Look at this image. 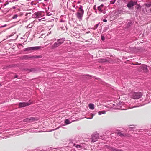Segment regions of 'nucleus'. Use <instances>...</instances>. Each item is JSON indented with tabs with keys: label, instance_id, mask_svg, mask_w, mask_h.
Returning <instances> with one entry per match:
<instances>
[{
	"label": "nucleus",
	"instance_id": "nucleus-1",
	"mask_svg": "<svg viewBox=\"0 0 151 151\" xmlns=\"http://www.w3.org/2000/svg\"><path fill=\"white\" fill-rule=\"evenodd\" d=\"M142 96V94L140 92H132L131 93V97L133 99H139Z\"/></svg>",
	"mask_w": 151,
	"mask_h": 151
},
{
	"label": "nucleus",
	"instance_id": "nucleus-2",
	"mask_svg": "<svg viewBox=\"0 0 151 151\" xmlns=\"http://www.w3.org/2000/svg\"><path fill=\"white\" fill-rule=\"evenodd\" d=\"M117 104L116 107H114V108L116 109H121L125 110L127 109V108L125 107V105L121 101L119 102Z\"/></svg>",
	"mask_w": 151,
	"mask_h": 151
},
{
	"label": "nucleus",
	"instance_id": "nucleus-3",
	"mask_svg": "<svg viewBox=\"0 0 151 151\" xmlns=\"http://www.w3.org/2000/svg\"><path fill=\"white\" fill-rule=\"evenodd\" d=\"M42 16V12L41 11H39L35 12L33 14L32 16V17L35 18H38Z\"/></svg>",
	"mask_w": 151,
	"mask_h": 151
},
{
	"label": "nucleus",
	"instance_id": "nucleus-4",
	"mask_svg": "<svg viewBox=\"0 0 151 151\" xmlns=\"http://www.w3.org/2000/svg\"><path fill=\"white\" fill-rule=\"evenodd\" d=\"M41 46H36L33 47H28L25 49L24 50V51H28L29 50H36L39 49L41 48Z\"/></svg>",
	"mask_w": 151,
	"mask_h": 151
},
{
	"label": "nucleus",
	"instance_id": "nucleus-5",
	"mask_svg": "<svg viewBox=\"0 0 151 151\" xmlns=\"http://www.w3.org/2000/svg\"><path fill=\"white\" fill-rule=\"evenodd\" d=\"M99 134L97 133L93 134L92 135V141L95 142L99 138Z\"/></svg>",
	"mask_w": 151,
	"mask_h": 151
},
{
	"label": "nucleus",
	"instance_id": "nucleus-6",
	"mask_svg": "<svg viewBox=\"0 0 151 151\" xmlns=\"http://www.w3.org/2000/svg\"><path fill=\"white\" fill-rule=\"evenodd\" d=\"M84 12L81 11H78L76 14L77 18H78L80 20H82V17L83 16Z\"/></svg>",
	"mask_w": 151,
	"mask_h": 151
},
{
	"label": "nucleus",
	"instance_id": "nucleus-7",
	"mask_svg": "<svg viewBox=\"0 0 151 151\" xmlns=\"http://www.w3.org/2000/svg\"><path fill=\"white\" fill-rule=\"evenodd\" d=\"M137 4V2L133 1H131L127 4V6L128 8H130Z\"/></svg>",
	"mask_w": 151,
	"mask_h": 151
},
{
	"label": "nucleus",
	"instance_id": "nucleus-8",
	"mask_svg": "<svg viewBox=\"0 0 151 151\" xmlns=\"http://www.w3.org/2000/svg\"><path fill=\"white\" fill-rule=\"evenodd\" d=\"M31 103H26V102H22V103H19V107H24L27 106H28Z\"/></svg>",
	"mask_w": 151,
	"mask_h": 151
},
{
	"label": "nucleus",
	"instance_id": "nucleus-9",
	"mask_svg": "<svg viewBox=\"0 0 151 151\" xmlns=\"http://www.w3.org/2000/svg\"><path fill=\"white\" fill-rule=\"evenodd\" d=\"M60 45L59 43L57 41L56 42L54 43V44L51 46V48L52 49H54L60 46Z\"/></svg>",
	"mask_w": 151,
	"mask_h": 151
},
{
	"label": "nucleus",
	"instance_id": "nucleus-10",
	"mask_svg": "<svg viewBox=\"0 0 151 151\" xmlns=\"http://www.w3.org/2000/svg\"><path fill=\"white\" fill-rule=\"evenodd\" d=\"M141 70H143L145 72H147V67L146 65H143L140 66Z\"/></svg>",
	"mask_w": 151,
	"mask_h": 151
},
{
	"label": "nucleus",
	"instance_id": "nucleus-11",
	"mask_svg": "<svg viewBox=\"0 0 151 151\" xmlns=\"http://www.w3.org/2000/svg\"><path fill=\"white\" fill-rule=\"evenodd\" d=\"M107 148L111 150L112 151H123L122 150L114 148L112 147H110L109 146H107Z\"/></svg>",
	"mask_w": 151,
	"mask_h": 151
},
{
	"label": "nucleus",
	"instance_id": "nucleus-12",
	"mask_svg": "<svg viewBox=\"0 0 151 151\" xmlns=\"http://www.w3.org/2000/svg\"><path fill=\"white\" fill-rule=\"evenodd\" d=\"M117 134L121 137H130V135L128 134H124V133L122 132H118Z\"/></svg>",
	"mask_w": 151,
	"mask_h": 151
},
{
	"label": "nucleus",
	"instance_id": "nucleus-13",
	"mask_svg": "<svg viewBox=\"0 0 151 151\" xmlns=\"http://www.w3.org/2000/svg\"><path fill=\"white\" fill-rule=\"evenodd\" d=\"M65 40V38H62L60 39H59L58 40V41L59 43L61 45L64 42Z\"/></svg>",
	"mask_w": 151,
	"mask_h": 151
},
{
	"label": "nucleus",
	"instance_id": "nucleus-14",
	"mask_svg": "<svg viewBox=\"0 0 151 151\" xmlns=\"http://www.w3.org/2000/svg\"><path fill=\"white\" fill-rule=\"evenodd\" d=\"M88 107L91 109H93L94 108V105L93 104H90L88 105Z\"/></svg>",
	"mask_w": 151,
	"mask_h": 151
},
{
	"label": "nucleus",
	"instance_id": "nucleus-15",
	"mask_svg": "<svg viewBox=\"0 0 151 151\" xmlns=\"http://www.w3.org/2000/svg\"><path fill=\"white\" fill-rule=\"evenodd\" d=\"M35 24L34 21L32 22L29 24L27 26V27L29 28H31Z\"/></svg>",
	"mask_w": 151,
	"mask_h": 151
},
{
	"label": "nucleus",
	"instance_id": "nucleus-16",
	"mask_svg": "<svg viewBox=\"0 0 151 151\" xmlns=\"http://www.w3.org/2000/svg\"><path fill=\"white\" fill-rule=\"evenodd\" d=\"M37 120V119H36L34 117H31L29 118V122H34Z\"/></svg>",
	"mask_w": 151,
	"mask_h": 151
},
{
	"label": "nucleus",
	"instance_id": "nucleus-17",
	"mask_svg": "<svg viewBox=\"0 0 151 151\" xmlns=\"http://www.w3.org/2000/svg\"><path fill=\"white\" fill-rule=\"evenodd\" d=\"M65 122L66 124L67 125L71 123V122L69 121L68 119H66L65 120Z\"/></svg>",
	"mask_w": 151,
	"mask_h": 151
},
{
	"label": "nucleus",
	"instance_id": "nucleus-18",
	"mask_svg": "<svg viewBox=\"0 0 151 151\" xmlns=\"http://www.w3.org/2000/svg\"><path fill=\"white\" fill-rule=\"evenodd\" d=\"M145 5L147 7H150L151 6V2H149V3L145 4Z\"/></svg>",
	"mask_w": 151,
	"mask_h": 151
},
{
	"label": "nucleus",
	"instance_id": "nucleus-19",
	"mask_svg": "<svg viewBox=\"0 0 151 151\" xmlns=\"http://www.w3.org/2000/svg\"><path fill=\"white\" fill-rule=\"evenodd\" d=\"M106 111H99L98 112V113L99 115H100L101 114H105L106 113Z\"/></svg>",
	"mask_w": 151,
	"mask_h": 151
},
{
	"label": "nucleus",
	"instance_id": "nucleus-20",
	"mask_svg": "<svg viewBox=\"0 0 151 151\" xmlns=\"http://www.w3.org/2000/svg\"><path fill=\"white\" fill-rule=\"evenodd\" d=\"M78 11H81L84 12V11L83 9V7L81 5L80 6V7L79 8Z\"/></svg>",
	"mask_w": 151,
	"mask_h": 151
},
{
	"label": "nucleus",
	"instance_id": "nucleus-21",
	"mask_svg": "<svg viewBox=\"0 0 151 151\" xmlns=\"http://www.w3.org/2000/svg\"><path fill=\"white\" fill-rule=\"evenodd\" d=\"M107 61L106 59H103L100 60L99 61L100 62H106Z\"/></svg>",
	"mask_w": 151,
	"mask_h": 151
},
{
	"label": "nucleus",
	"instance_id": "nucleus-22",
	"mask_svg": "<svg viewBox=\"0 0 151 151\" xmlns=\"http://www.w3.org/2000/svg\"><path fill=\"white\" fill-rule=\"evenodd\" d=\"M101 6H98V9L99 12V13H101L102 12V10H101V9L102 8L101 7Z\"/></svg>",
	"mask_w": 151,
	"mask_h": 151
},
{
	"label": "nucleus",
	"instance_id": "nucleus-23",
	"mask_svg": "<svg viewBox=\"0 0 151 151\" xmlns=\"http://www.w3.org/2000/svg\"><path fill=\"white\" fill-rule=\"evenodd\" d=\"M18 15L16 14L14 15L12 17V19H16L18 17Z\"/></svg>",
	"mask_w": 151,
	"mask_h": 151
},
{
	"label": "nucleus",
	"instance_id": "nucleus-24",
	"mask_svg": "<svg viewBox=\"0 0 151 151\" xmlns=\"http://www.w3.org/2000/svg\"><path fill=\"white\" fill-rule=\"evenodd\" d=\"M100 23L99 22L98 24H96V25H95L94 26V27L92 28L93 29V30H95L96 29H97L99 24Z\"/></svg>",
	"mask_w": 151,
	"mask_h": 151
},
{
	"label": "nucleus",
	"instance_id": "nucleus-25",
	"mask_svg": "<svg viewBox=\"0 0 151 151\" xmlns=\"http://www.w3.org/2000/svg\"><path fill=\"white\" fill-rule=\"evenodd\" d=\"M29 70L30 72H35V68H33L31 69H30L28 70Z\"/></svg>",
	"mask_w": 151,
	"mask_h": 151
},
{
	"label": "nucleus",
	"instance_id": "nucleus-26",
	"mask_svg": "<svg viewBox=\"0 0 151 151\" xmlns=\"http://www.w3.org/2000/svg\"><path fill=\"white\" fill-rule=\"evenodd\" d=\"M24 121L29 122V118H27L24 119Z\"/></svg>",
	"mask_w": 151,
	"mask_h": 151
},
{
	"label": "nucleus",
	"instance_id": "nucleus-27",
	"mask_svg": "<svg viewBox=\"0 0 151 151\" xmlns=\"http://www.w3.org/2000/svg\"><path fill=\"white\" fill-rule=\"evenodd\" d=\"M116 0H114V1H110V4H113L115 2Z\"/></svg>",
	"mask_w": 151,
	"mask_h": 151
},
{
	"label": "nucleus",
	"instance_id": "nucleus-28",
	"mask_svg": "<svg viewBox=\"0 0 151 151\" xmlns=\"http://www.w3.org/2000/svg\"><path fill=\"white\" fill-rule=\"evenodd\" d=\"M91 117H88L87 118V119H91L93 117L94 115H93L92 114H91Z\"/></svg>",
	"mask_w": 151,
	"mask_h": 151
},
{
	"label": "nucleus",
	"instance_id": "nucleus-29",
	"mask_svg": "<svg viewBox=\"0 0 151 151\" xmlns=\"http://www.w3.org/2000/svg\"><path fill=\"white\" fill-rule=\"evenodd\" d=\"M23 14L22 12H20L19 13V14L18 15V16H21L23 15Z\"/></svg>",
	"mask_w": 151,
	"mask_h": 151
},
{
	"label": "nucleus",
	"instance_id": "nucleus-30",
	"mask_svg": "<svg viewBox=\"0 0 151 151\" xmlns=\"http://www.w3.org/2000/svg\"><path fill=\"white\" fill-rule=\"evenodd\" d=\"M75 147L77 148H80L81 147L80 145H76Z\"/></svg>",
	"mask_w": 151,
	"mask_h": 151
},
{
	"label": "nucleus",
	"instance_id": "nucleus-31",
	"mask_svg": "<svg viewBox=\"0 0 151 151\" xmlns=\"http://www.w3.org/2000/svg\"><path fill=\"white\" fill-rule=\"evenodd\" d=\"M129 130H132L134 129V128L133 127H132V128L129 127Z\"/></svg>",
	"mask_w": 151,
	"mask_h": 151
},
{
	"label": "nucleus",
	"instance_id": "nucleus-32",
	"mask_svg": "<svg viewBox=\"0 0 151 151\" xmlns=\"http://www.w3.org/2000/svg\"><path fill=\"white\" fill-rule=\"evenodd\" d=\"M101 39L103 40H104V37L103 36H102L101 37Z\"/></svg>",
	"mask_w": 151,
	"mask_h": 151
},
{
	"label": "nucleus",
	"instance_id": "nucleus-33",
	"mask_svg": "<svg viewBox=\"0 0 151 151\" xmlns=\"http://www.w3.org/2000/svg\"><path fill=\"white\" fill-rule=\"evenodd\" d=\"M103 21L104 22H107V20L106 19H103Z\"/></svg>",
	"mask_w": 151,
	"mask_h": 151
},
{
	"label": "nucleus",
	"instance_id": "nucleus-34",
	"mask_svg": "<svg viewBox=\"0 0 151 151\" xmlns=\"http://www.w3.org/2000/svg\"><path fill=\"white\" fill-rule=\"evenodd\" d=\"M104 6V5L103 4H101V5H100V6H101V7L102 8Z\"/></svg>",
	"mask_w": 151,
	"mask_h": 151
},
{
	"label": "nucleus",
	"instance_id": "nucleus-35",
	"mask_svg": "<svg viewBox=\"0 0 151 151\" xmlns=\"http://www.w3.org/2000/svg\"><path fill=\"white\" fill-rule=\"evenodd\" d=\"M24 57H25V58H29V57H28V56H26ZM30 58L31 57H30Z\"/></svg>",
	"mask_w": 151,
	"mask_h": 151
},
{
	"label": "nucleus",
	"instance_id": "nucleus-36",
	"mask_svg": "<svg viewBox=\"0 0 151 151\" xmlns=\"http://www.w3.org/2000/svg\"><path fill=\"white\" fill-rule=\"evenodd\" d=\"M35 132H42L41 131H37L36 130V131H35Z\"/></svg>",
	"mask_w": 151,
	"mask_h": 151
},
{
	"label": "nucleus",
	"instance_id": "nucleus-37",
	"mask_svg": "<svg viewBox=\"0 0 151 151\" xmlns=\"http://www.w3.org/2000/svg\"><path fill=\"white\" fill-rule=\"evenodd\" d=\"M139 7H140V6H139L138 5L137 6V7H136L137 8V9H139Z\"/></svg>",
	"mask_w": 151,
	"mask_h": 151
},
{
	"label": "nucleus",
	"instance_id": "nucleus-38",
	"mask_svg": "<svg viewBox=\"0 0 151 151\" xmlns=\"http://www.w3.org/2000/svg\"><path fill=\"white\" fill-rule=\"evenodd\" d=\"M60 127H57L56 129H55V130H56V129H58L60 128Z\"/></svg>",
	"mask_w": 151,
	"mask_h": 151
},
{
	"label": "nucleus",
	"instance_id": "nucleus-39",
	"mask_svg": "<svg viewBox=\"0 0 151 151\" xmlns=\"http://www.w3.org/2000/svg\"><path fill=\"white\" fill-rule=\"evenodd\" d=\"M18 76L17 75H15L14 77V78H17V77Z\"/></svg>",
	"mask_w": 151,
	"mask_h": 151
},
{
	"label": "nucleus",
	"instance_id": "nucleus-40",
	"mask_svg": "<svg viewBox=\"0 0 151 151\" xmlns=\"http://www.w3.org/2000/svg\"><path fill=\"white\" fill-rule=\"evenodd\" d=\"M96 5H95L94 6V9H95V8L96 7Z\"/></svg>",
	"mask_w": 151,
	"mask_h": 151
},
{
	"label": "nucleus",
	"instance_id": "nucleus-41",
	"mask_svg": "<svg viewBox=\"0 0 151 151\" xmlns=\"http://www.w3.org/2000/svg\"><path fill=\"white\" fill-rule=\"evenodd\" d=\"M16 8V7H15V6H13V7H12V8L14 9Z\"/></svg>",
	"mask_w": 151,
	"mask_h": 151
},
{
	"label": "nucleus",
	"instance_id": "nucleus-42",
	"mask_svg": "<svg viewBox=\"0 0 151 151\" xmlns=\"http://www.w3.org/2000/svg\"><path fill=\"white\" fill-rule=\"evenodd\" d=\"M103 13H104V14H105V13H106V12H105V11H104V12H103Z\"/></svg>",
	"mask_w": 151,
	"mask_h": 151
},
{
	"label": "nucleus",
	"instance_id": "nucleus-43",
	"mask_svg": "<svg viewBox=\"0 0 151 151\" xmlns=\"http://www.w3.org/2000/svg\"><path fill=\"white\" fill-rule=\"evenodd\" d=\"M80 3V2L79 1H78V3Z\"/></svg>",
	"mask_w": 151,
	"mask_h": 151
},
{
	"label": "nucleus",
	"instance_id": "nucleus-44",
	"mask_svg": "<svg viewBox=\"0 0 151 151\" xmlns=\"http://www.w3.org/2000/svg\"><path fill=\"white\" fill-rule=\"evenodd\" d=\"M61 22H63V21L62 20H61L60 21Z\"/></svg>",
	"mask_w": 151,
	"mask_h": 151
}]
</instances>
